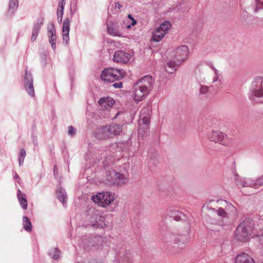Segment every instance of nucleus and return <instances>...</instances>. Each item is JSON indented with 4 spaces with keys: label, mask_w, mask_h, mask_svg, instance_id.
Wrapping results in <instances>:
<instances>
[{
    "label": "nucleus",
    "mask_w": 263,
    "mask_h": 263,
    "mask_svg": "<svg viewBox=\"0 0 263 263\" xmlns=\"http://www.w3.org/2000/svg\"><path fill=\"white\" fill-rule=\"evenodd\" d=\"M104 217L100 215L94 214L90 217V222L91 226L96 228H104Z\"/></svg>",
    "instance_id": "16"
},
{
    "label": "nucleus",
    "mask_w": 263,
    "mask_h": 263,
    "mask_svg": "<svg viewBox=\"0 0 263 263\" xmlns=\"http://www.w3.org/2000/svg\"><path fill=\"white\" fill-rule=\"evenodd\" d=\"M127 20H128V23H129V24H130V23H131V21H130V22H129V20H129V19H128V18H127Z\"/></svg>",
    "instance_id": "54"
},
{
    "label": "nucleus",
    "mask_w": 263,
    "mask_h": 263,
    "mask_svg": "<svg viewBox=\"0 0 263 263\" xmlns=\"http://www.w3.org/2000/svg\"><path fill=\"white\" fill-rule=\"evenodd\" d=\"M155 79L151 75H146L141 78L138 82H154Z\"/></svg>",
    "instance_id": "35"
},
{
    "label": "nucleus",
    "mask_w": 263,
    "mask_h": 263,
    "mask_svg": "<svg viewBox=\"0 0 263 263\" xmlns=\"http://www.w3.org/2000/svg\"><path fill=\"white\" fill-rule=\"evenodd\" d=\"M17 198L19 201L21 207L24 210H26L28 206L27 201L26 199V195L24 194H22L21 191L18 190L17 192Z\"/></svg>",
    "instance_id": "25"
},
{
    "label": "nucleus",
    "mask_w": 263,
    "mask_h": 263,
    "mask_svg": "<svg viewBox=\"0 0 263 263\" xmlns=\"http://www.w3.org/2000/svg\"><path fill=\"white\" fill-rule=\"evenodd\" d=\"M107 29L108 32L112 36H122L123 35L122 32L119 29L118 23L116 21L107 23Z\"/></svg>",
    "instance_id": "13"
},
{
    "label": "nucleus",
    "mask_w": 263,
    "mask_h": 263,
    "mask_svg": "<svg viewBox=\"0 0 263 263\" xmlns=\"http://www.w3.org/2000/svg\"><path fill=\"white\" fill-rule=\"evenodd\" d=\"M65 5V0H60L58 4L57 10H64V6Z\"/></svg>",
    "instance_id": "43"
},
{
    "label": "nucleus",
    "mask_w": 263,
    "mask_h": 263,
    "mask_svg": "<svg viewBox=\"0 0 263 263\" xmlns=\"http://www.w3.org/2000/svg\"><path fill=\"white\" fill-rule=\"evenodd\" d=\"M143 122L144 124H146L147 123H148V119L147 118H144Z\"/></svg>",
    "instance_id": "53"
},
{
    "label": "nucleus",
    "mask_w": 263,
    "mask_h": 263,
    "mask_svg": "<svg viewBox=\"0 0 263 263\" xmlns=\"http://www.w3.org/2000/svg\"><path fill=\"white\" fill-rule=\"evenodd\" d=\"M115 103V101L110 97L102 98L98 101L99 105L104 106L106 109L112 107Z\"/></svg>",
    "instance_id": "22"
},
{
    "label": "nucleus",
    "mask_w": 263,
    "mask_h": 263,
    "mask_svg": "<svg viewBox=\"0 0 263 263\" xmlns=\"http://www.w3.org/2000/svg\"><path fill=\"white\" fill-rule=\"evenodd\" d=\"M162 239L166 243L178 245L181 249L184 248L188 242L186 236L170 232L166 233Z\"/></svg>",
    "instance_id": "4"
},
{
    "label": "nucleus",
    "mask_w": 263,
    "mask_h": 263,
    "mask_svg": "<svg viewBox=\"0 0 263 263\" xmlns=\"http://www.w3.org/2000/svg\"><path fill=\"white\" fill-rule=\"evenodd\" d=\"M256 5L254 12H256L259 10L263 9V0H255Z\"/></svg>",
    "instance_id": "39"
},
{
    "label": "nucleus",
    "mask_w": 263,
    "mask_h": 263,
    "mask_svg": "<svg viewBox=\"0 0 263 263\" xmlns=\"http://www.w3.org/2000/svg\"><path fill=\"white\" fill-rule=\"evenodd\" d=\"M44 23V18L42 17L39 18L36 22L34 24L32 31V35L31 40L34 42L36 40L40 30L41 29Z\"/></svg>",
    "instance_id": "17"
},
{
    "label": "nucleus",
    "mask_w": 263,
    "mask_h": 263,
    "mask_svg": "<svg viewBox=\"0 0 263 263\" xmlns=\"http://www.w3.org/2000/svg\"><path fill=\"white\" fill-rule=\"evenodd\" d=\"M13 178L14 179H15L18 183L20 182V181L21 180V178L20 177V176H18V175L16 173V172H14V175H13Z\"/></svg>",
    "instance_id": "46"
},
{
    "label": "nucleus",
    "mask_w": 263,
    "mask_h": 263,
    "mask_svg": "<svg viewBox=\"0 0 263 263\" xmlns=\"http://www.w3.org/2000/svg\"><path fill=\"white\" fill-rule=\"evenodd\" d=\"M111 162H112V158H111V157H110V156L106 157L104 159V161L103 162L104 167L105 168L107 167L110 165V164Z\"/></svg>",
    "instance_id": "40"
},
{
    "label": "nucleus",
    "mask_w": 263,
    "mask_h": 263,
    "mask_svg": "<svg viewBox=\"0 0 263 263\" xmlns=\"http://www.w3.org/2000/svg\"><path fill=\"white\" fill-rule=\"evenodd\" d=\"M171 27V24L169 21H165L156 28L153 33L152 41L159 42L168 32V30Z\"/></svg>",
    "instance_id": "7"
},
{
    "label": "nucleus",
    "mask_w": 263,
    "mask_h": 263,
    "mask_svg": "<svg viewBox=\"0 0 263 263\" xmlns=\"http://www.w3.org/2000/svg\"><path fill=\"white\" fill-rule=\"evenodd\" d=\"M253 228V224L249 220L242 221L237 227L235 238L240 241H246Z\"/></svg>",
    "instance_id": "3"
},
{
    "label": "nucleus",
    "mask_w": 263,
    "mask_h": 263,
    "mask_svg": "<svg viewBox=\"0 0 263 263\" xmlns=\"http://www.w3.org/2000/svg\"><path fill=\"white\" fill-rule=\"evenodd\" d=\"M189 53V49L187 46H180L175 51L174 58L179 63V64H181L187 59Z\"/></svg>",
    "instance_id": "10"
},
{
    "label": "nucleus",
    "mask_w": 263,
    "mask_h": 263,
    "mask_svg": "<svg viewBox=\"0 0 263 263\" xmlns=\"http://www.w3.org/2000/svg\"><path fill=\"white\" fill-rule=\"evenodd\" d=\"M59 14L63 15L64 14V10H57V15H59Z\"/></svg>",
    "instance_id": "52"
},
{
    "label": "nucleus",
    "mask_w": 263,
    "mask_h": 263,
    "mask_svg": "<svg viewBox=\"0 0 263 263\" xmlns=\"http://www.w3.org/2000/svg\"><path fill=\"white\" fill-rule=\"evenodd\" d=\"M60 253L61 251L58 248H55L50 252L49 254L53 259H57L59 257Z\"/></svg>",
    "instance_id": "38"
},
{
    "label": "nucleus",
    "mask_w": 263,
    "mask_h": 263,
    "mask_svg": "<svg viewBox=\"0 0 263 263\" xmlns=\"http://www.w3.org/2000/svg\"><path fill=\"white\" fill-rule=\"evenodd\" d=\"M91 199L100 206L106 208L115 200V194L110 192H102L92 195Z\"/></svg>",
    "instance_id": "5"
},
{
    "label": "nucleus",
    "mask_w": 263,
    "mask_h": 263,
    "mask_svg": "<svg viewBox=\"0 0 263 263\" xmlns=\"http://www.w3.org/2000/svg\"><path fill=\"white\" fill-rule=\"evenodd\" d=\"M47 54L48 52L46 51H44L40 54V58L44 65L46 64Z\"/></svg>",
    "instance_id": "42"
},
{
    "label": "nucleus",
    "mask_w": 263,
    "mask_h": 263,
    "mask_svg": "<svg viewBox=\"0 0 263 263\" xmlns=\"http://www.w3.org/2000/svg\"><path fill=\"white\" fill-rule=\"evenodd\" d=\"M63 15H61V14H59V15H57L58 22L59 24H61L62 22Z\"/></svg>",
    "instance_id": "49"
},
{
    "label": "nucleus",
    "mask_w": 263,
    "mask_h": 263,
    "mask_svg": "<svg viewBox=\"0 0 263 263\" xmlns=\"http://www.w3.org/2000/svg\"><path fill=\"white\" fill-rule=\"evenodd\" d=\"M161 224L162 226H161L160 224H159V229L160 230H162L163 231L164 230L166 229V226L163 222H162Z\"/></svg>",
    "instance_id": "48"
},
{
    "label": "nucleus",
    "mask_w": 263,
    "mask_h": 263,
    "mask_svg": "<svg viewBox=\"0 0 263 263\" xmlns=\"http://www.w3.org/2000/svg\"><path fill=\"white\" fill-rule=\"evenodd\" d=\"M25 88L28 93L32 97H34V90L33 83H26Z\"/></svg>",
    "instance_id": "32"
},
{
    "label": "nucleus",
    "mask_w": 263,
    "mask_h": 263,
    "mask_svg": "<svg viewBox=\"0 0 263 263\" xmlns=\"http://www.w3.org/2000/svg\"><path fill=\"white\" fill-rule=\"evenodd\" d=\"M123 83H114L112 86L115 88H121L123 87Z\"/></svg>",
    "instance_id": "47"
},
{
    "label": "nucleus",
    "mask_w": 263,
    "mask_h": 263,
    "mask_svg": "<svg viewBox=\"0 0 263 263\" xmlns=\"http://www.w3.org/2000/svg\"><path fill=\"white\" fill-rule=\"evenodd\" d=\"M122 131V125L111 124L101 126L96 132V137L100 140H104L119 135Z\"/></svg>",
    "instance_id": "1"
},
{
    "label": "nucleus",
    "mask_w": 263,
    "mask_h": 263,
    "mask_svg": "<svg viewBox=\"0 0 263 263\" xmlns=\"http://www.w3.org/2000/svg\"><path fill=\"white\" fill-rule=\"evenodd\" d=\"M180 65L177 61L171 60L167 63L165 66L166 71L169 73H172L178 69Z\"/></svg>",
    "instance_id": "23"
},
{
    "label": "nucleus",
    "mask_w": 263,
    "mask_h": 263,
    "mask_svg": "<svg viewBox=\"0 0 263 263\" xmlns=\"http://www.w3.org/2000/svg\"><path fill=\"white\" fill-rule=\"evenodd\" d=\"M224 202L227 204L225 206V210L232 214H235L236 212V208L231 203L228 202L226 200H224Z\"/></svg>",
    "instance_id": "36"
},
{
    "label": "nucleus",
    "mask_w": 263,
    "mask_h": 263,
    "mask_svg": "<svg viewBox=\"0 0 263 263\" xmlns=\"http://www.w3.org/2000/svg\"><path fill=\"white\" fill-rule=\"evenodd\" d=\"M217 215L221 218H228L229 213L226 211L225 209L222 208H219L218 210H216Z\"/></svg>",
    "instance_id": "34"
},
{
    "label": "nucleus",
    "mask_w": 263,
    "mask_h": 263,
    "mask_svg": "<svg viewBox=\"0 0 263 263\" xmlns=\"http://www.w3.org/2000/svg\"><path fill=\"white\" fill-rule=\"evenodd\" d=\"M235 262V263H255L254 259L250 255L245 252L237 255Z\"/></svg>",
    "instance_id": "18"
},
{
    "label": "nucleus",
    "mask_w": 263,
    "mask_h": 263,
    "mask_svg": "<svg viewBox=\"0 0 263 263\" xmlns=\"http://www.w3.org/2000/svg\"><path fill=\"white\" fill-rule=\"evenodd\" d=\"M70 20L69 18H66L63 23L62 33L63 42L66 45L69 44V33L70 31Z\"/></svg>",
    "instance_id": "14"
},
{
    "label": "nucleus",
    "mask_w": 263,
    "mask_h": 263,
    "mask_svg": "<svg viewBox=\"0 0 263 263\" xmlns=\"http://www.w3.org/2000/svg\"><path fill=\"white\" fill-rule=\"evenodd\" d=\"M127 17L130 20V21H131V23H128V20H124L123 23L121 24V27L122 28H126L128 29H130L132 26H134L137 23V21L134 18L132 14H128Z\"/></svg>",
    "instance_id": "24"
},
{
    "label": "nucleus",
    "mask_w": 263,
    "mask_h": 263,
    "mask_svg": "<svg viewBox=\"0 0 263 263\" xmlns=\"http://www.w3.org/2000/svg\"><path fill=\"white\" fill-rule=\"evenodd\" d=\"M131 57L130 54L122 50H118L115 52L113 60L114 62L118 63H127Z\"/></svg>",
    "instance_id": "11"
},
{
    "label": "nucleus",
    "mask_w": 263,
    "mask_h": 263,
    "mask_svg": "<svg viewBox=\"0 0 263 263\" xmlns=\"http://www.w3.org/2000/svg\"><path fill=\"white\" fill-rule=\"evenodd\" d=\"M115 8L120 9L122 7V5L119 2L115 3Z\"/></svg>",
    "instance_id": "51"
},
{
    "label": "nucleus",
    "mask_w": 263,
    "mask_h": 263,
    "mask_svg": "<svg viewBox=\"0 0 263 263\" xmlns=\"http://www.w3.org/2000/svg\"><path fill=\"white\" fill-rule=\"evenodd\" d=\"M246 183L248 187L258 189L263 185V176L256 179L248 178V182Z\"/></svg>",
    "instance_id": "20"
},
{
    "label": "nucleus",
    "mask_w": 263,
    "mask_h": 263,
    "mask_svg": "<svg viewBox=\"0 0 263 263\" xmlns=\"http://www.w3.org/2000/svg\"><path fill=\"white\" fill-rule=\"evenodd\" d=\"M18 6L17 0H9V12L13 14L17 10Z\"/></svg>",
    "instance_id": "29"
},
{
    "label": "nucleus",
    "mask_w": 263,
    "mask_h": 263,
    "mask_svg": "<svg viewBox=\"0 0 263 263\" xmlns=\"http://www.w3.org/2000/svg\"><path fill=\"white\" fill-rule=\"evenodd\" d=\"M166 214L169 217L173 218L176 221H180L182 219V217L184 214L178 210L174 209L173 208H168L166 211Z\"/></svg>",
    "instance_id": "19"
},
{
    "label": "nucleus",
    "mask_w": 263,
    "mask_h": 263,
    "mask_svg": "<svg viewBox=\"0 0 263 263\" xmlns=\"http://www.w3.org/2000/svg\"><path fill=\"white\" fill-rule=\"evenodd\" d=\"M25 82H33V78L31 73L26 71L25 76Z\"/></svg>",
    "instance_id": "41"
},
{
    "label": "nucleus",
    "mask_w": 263,
    "mask_h": 263,
    "mask_svg": "<svg viewBox=\"0 0 263 263\" xmlns=\"http://www.w3.org/2000/svg\"><path fill=\"white\" fill-rule=\"evenodd\" d=\"M116 171L113 169H109L106 172V179L107 183L112 184L114 178L116 175Z\"/></svg>",
    "instance_id": "27"
},
{
    "label": "nucleus",
    "mask_w": 263,
    "mask_h": 263,
    "mask_svg": "<svg viewBox=\"0 0 263 263\" xmlns=\"http://www.w3.org/2000/svg\"><path fill=\"white\" fill-rule=\"evenodd\" d=\"M23 223L24 229L27 232H31L32 229L31 223L29 218L24 216L23 218Z\"/></svg>",
    "instance_id": "30"
},
{
    "label": "nucleus",
    "mask_w": 263,
    "mask_h": 263,
    "mask_svg": "<svg viewBox=\"0 0 263 263\" xmlns=\"http://www.w3.org/2000/svg\"><path fill=\"white\" fill-rule=\"evenodd\" d=\"M125 73L123 69L109 67L102 71L101 77L104 81L114 82L123 79L125 76Z\"/></svg>",
    "instance_id": "2"
},
{
    "label": "nucleus",
    "mask_w": 263,
    "mask_h": 263,
    "mask_svg": "<svg viewBox=\"0 0 263 263\" xmlns=\"http://www.w3.org/2000/svg\"><path fill=\"white\" fill-rule=\"evenodd\" d=\"M68 133L71 136H73L76 134L75 129L72 126H70L68 127Z\"/></svg>",
    "instance_id": "44"
},
{
    "label": "nucleus",
    "mask_w": 263,
    "mask_h": 263,
    "mask_svg": "<svg viewBox=\"0 0 263 263\" xmlns=\"http://www.w3.org/2000/svg\"><path fill=\"white\" fill-rule=\"evenodd\" d=\"M58 168L57 165H54L53 167V174L55 176L58 175Z\"/></svg>",
    "instance_id": "50"
},
{
    "label": "nucleus",
    "mask_w": 263,
    "mask_h": 263,
    "mask_svg": "<svg viewBox=\"0 0 263 263\" xmlns=\"http://www.w3.org/2000/svg\"><path fill=\"white\" fill-rule=\"evenodd\" d=\"M211 68L214 70L215 76L213 78V82H221L222 80V76L221 73L216 69L213 65L211 66Z\"/></svg>",
    "instance_id": "31"
},
{
    "label": "nucleus",
    "mask_w": 263,
    "mask_h": 263,
    "mask_svg": "<svg viewBox=\"0 0 263 263\" xmlns=\"http://www.w3.org/2000/svg\"><path fill=\"white\" fill-rule=\"evenodd\" d=\"M226 138V135L218 130H213L208 135V138L210 141L223 145H224V140Z\"/></svg>",
    "instance_id": "12"
},
{
    "label": "nucleus",
    "mask_w": 263,
    "mask_h": 263,
    "mask_svg": "<svg viewBox=\"0 0 263 263\" xmlns=\"http://www.w3.org/2000/svg\"><path fill=\"white\" fill-rule=\"evenodd\" d=\"M56 194L58 199L65 206L67 203V193L65 190L62 187H60L57 190Z\"/></svg>",
    "instance_id": "21"
},
{
    "label": "nucleus",
    "mask_w": 263,
    "mask_h": 263,
    "mask_svg": "<svg viewBox=\"0 0 263 263\" xmlns=\"http://www.w3.org/2000/svg\"><path fill=\"white\" fill-rule=\"evenodd\" d=\"M248 182V178L245 179L240 177L238 175H236L235 176V182L236 184L239 187H248V185H247V182Z\"/></svg>",
    "instance_id": "28"
},
{
    "label": "nucleus",
    "mask_w": 263,
    "mask_h": 263,
    "mask_svg": "<svg viewBox=\"0 0 263 263\" xmlns=\"http://www.w3.org/2000/svg\"><path fill=\"white\" fill-rule=\"evenodd\" d=\"M139 83H136L133 87L134 99L136 103L143 100L149 93V89L145 85H139Z\"/></svg>",
    "instance_id": "8"
},
{
    "label": "nucleus",
    "mask_w": 263,
    "mask_h": 263,
    "mask_svg": "<svg viewBox=\"0 0 263 263\" xmlns=\"http://www.w3.org/2000/svg\"><path fill=\"white\" fill-rule=\"evenodd\" d=\"M249 97L257 103H263V88L261 85L252 83L250 87Z\"/></svg>",
    "instance_id": "6"
},
{
    "label": "nucleus",
    "mask_w": 263,
    "mask_h": 263,
    "mask_svg": "<svg viewBox=\"0 0 263 263\" xmlns=\"http://www.w3.org/2000/svg\"><path fill=\"white\" fill-rule=\"evenodd\" d=\"M212 89V88L211 86L208 87L205 85H201L200 87L199 92L201 95H205L206 93H208V92H209L210 91H211Z\"/></svg>",
    "instance_id": "37"
},
{
    "label": "nucleus",
    "mask_w": 263,
    "mask_h": 263,
    "mask_svg": "<svg viewBox=\"0 0 263 263\" xmlns=\"http://www.w3.org/2000/svg\"><path fill=\"white\" fill-rule=\"evenodd\" d=\"M26 156V152L24 148H21L18 156L19 165L21 166L24 162L25 158Z\"/></svg>",
    "instance_id": "33"
},
{
    "label": "nucleus",
    "mask_w": 263,
    "mask_h": 263,
    "mask_svg": "<svg viewBox=\"0 0 263 263\" xmlns=\"http://www.w3.org/2000/svg\"><path fill=\"white\" fill-rule=\"evenodd\" d=\"M48 36L49 37V42L51 45V48L53 50L56 49L55 43L57 41V36L55 33V29L53 24L47 28Z\"/></svg>",
    "instance_id": "15"
},
{
    "label": "nucleus",
    "mask_w": 263,
    "mask_h": 263,
    "mask_svg": "<svg viewBox=\"0 0 263 263\" xmlns=\"http://www.w3.org/2000/svg\"><path fill=\"white\" fill-rule=\"evenodd\" d=\"M102 241V237L100 235L82 237L81 245L86 250H90L92 247L99 245Z\"/></svg>",
    "instance_id": "9"
},
{
    "label": "nucleus",
    "mask_w": 263,
    "mask_h": 263,
    "mask_svg": "<svg viewBox=\"0 0 263 263\" xmlns=\"http://www.w3.org/2000/svg\"><path fill=\"white\" fill-rule=\"evenodd\" d=\"M126 178L123 174L116 172L112 184L122 185L126 182Z\"/></svg>",
    "instance_id": "26"
},
{
    "label": "nucleus",
    "mask_w": 263,
    "mask_h": 263,
    "mask_svg": "<svg viewBox=\"0 0 263 263\" xmlns=\"http://www.w3.org/2000/svg\"><path fill=\"white\" fill-rule=\"evenodd\" d=\"M254 81V82H263V76L255 77Z\"/></svg>",
    "instance_id": "45"
}]
</instances>
